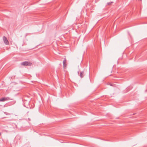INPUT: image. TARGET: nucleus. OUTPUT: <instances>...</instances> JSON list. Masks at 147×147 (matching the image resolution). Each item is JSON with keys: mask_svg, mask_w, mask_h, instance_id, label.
<instances>
[{"mask_svg": "<svg viewBox=\"0 0 147 147\" xmlns=\"http://www.w3.org/2000/svg\"><path fill=\"white\" fill-rule=\"evenodd\" d=\"M21 64L22 65L24 66H31L32 65V63H31L28 61H24L22 62Z\"/></svg>", "mask_w": 147, "mask_h": 147, "instance_id": "f257e3e1", "label": "nucleus"}, {"mask_svg": "<svg viewBox=\"0 0 147 147\" xmlns=\"http://www.w3.org/2000/svg\"><path fill=\"white\" fill-rule=\"evenodd\" d=\"M12 99H11L9 97H4L0 99V102H4L7 100H12Z\"/></svg>", "mask_w": 147, "mask_h": 147, "instance_id": "f03ea898", "label": "nucleus"}, {"mask_svg": "<svg viewBox=\"0 0 147 147\" xmlns=\"http://www.w3.org/2000/svg\"><path fill=\"white\" fill-rule=\"evenodd\" d=\"M3 41L4 42V43L6 45H9V41L7 38L5 36H3Z\"/></svg>", "mask_w": 147, "mask_h": 147, "instance_id": "7ed1b4c3", "label": "nucleus"}, {"mask_svg": "<svg viewBox=\"0 0 147 147\" xmlns=\"http://www.w3.org/2000/svg\"><path fill=\"white\" fill-rule=\"evenodd\" d=\"M66 59H65L63 61L64 69H65L66 68L67 65L66 64Z\"/></svg>", "mask_w": 147, "mask_h": 147, "instance_id": "20e7f679", "label": "nucleus"}, {"mask_svg": "<svg viewBox=\"0 0 147 147\" xmlns=\"http://www.w3.org/2000/svg\"><path fill=\"white\" fill-rule=\"evenodd\" d=\"M84 71L80 72V76L81 78H83L84 75Z\"/></svg>", "mask_w": 147, "mask_h": 147, "instance_id": "39448f33", "label": "nucleus"}, {"mask_svg": "<svg viewBox=\"0 0 147 147\" xmlns=\"http://www.w3.org/2000/svg\"><path fill=\"white\" fill-rule=\"evenodd\" d=\"M112 3H113V2H109V3H107V4L108 5H111Z\"/></svg>", "mask_w": 147, "mask_h": 147, "instance_id": "423d86ee", "label": "nucleus"}, {"mask_svg": "<svg viewBox=\"0 0 147 147\" xmlns=\"http://www.w3.org/2000/svg\"><path fill=\"white\" fill-rule=\"evenodd\" d=\"M111 85V86H113V85H112V84H111V85Z\"/></svg>", "mask_w": 147, "mask_h": 147, "instance_id": "0eeeda50", "label": "nucleus"}, {"mask_svg": "<svg viewBox=\"0 0 147 147\" xmlns=\"http://www.w3.org/2000/svg\"><path fill=\"white\" fill-rule=\"evenodd\" d=\"M28 119H29V121H30V119H29V118Z\"/></svg>", "mask_w": 147, "mask_h": 147, "instance_id": "6e6552de", "label": "nucleus"}]
</instances>
